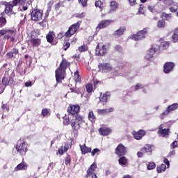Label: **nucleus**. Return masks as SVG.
Masks as SVG:
<instances>
[{
	"instance_id": "6ab92c4d",
	"label": "nucleus",
	"mask_w": 178,
	"mask_h": 178,
	"mask_svg": "<svg viewBox=\"0 0 178 178\" xmlns=\"http://www.w3.org/2000/svg\"><path fill=\"white\" fill-rule=\"evenodd\" d=\"M70 148H72V145L70 143H65L64 145H62L58 149L57 154H59V155H63L65 152H67Z\"/></svg>"
},
{
	"instance_id": "dca6fc26",
	"label": "nucleus",
	"mask_w": 178,
	"mask_h": 178,
	"mask_svg": "<svg viewBox=\"0 0 178 178\" xmlns=\"http://www.w3.org/2000/svg\"><path fill=\"white\" fill-rule=\"evenodd\" d=\"M35 32L31 33L29 42L31 44L32 47H40V45H41V39L35 38Z\"/></svg>"
},
{
	"instance_id": "1a4fd4ad",
	"label": "nucleus",
	"mask_w": 178,
	"mask_h": 178,
	"mask_svg": "<svg viewBox=\"0 0 178 178\" xmlns=\"http://www.w3.org/2000/svg\"><path fill=\"white\" fill-rule=\"evenodd\" d=\"M82 98H85V101L90 99V83L86 84L80 88Z\"/></svg>"
},
{
	"instance_id": "a878e982",
	"label": "nucleus",
	"mask_w": 178,
	"mask_h": 178,
	"mask_svg": "<svg viewBox=\"0 0 178 178\" xmlns=\"http://www.w3.org/2000/svg\"><path fill=\"white\" fill-rule=\"evenodd\" d=\"M99 133L101 136H109L112 133V129L111 128L102 127L99 129Z\"/></svg>"
},
{
	"instance_id": "473e14b6",
	"label": "nucleus",
	"mask_w": 178,
	"mask_h": 178,
	"mask_svg": "<svg viewBox=\"0 0 178 178\" xmlns=\"http://www.w3.org/2000/svg\"><path fill=\"white\" fill-rule=\"evenodd\" d=\"M27 169V164L24 162H22L18 164L15 168V170H26Z\"/></svg>"
},
{
	"instance_id": "7c9ffc66",
	"label": "nucleus",
	"mask_w": 178,
	"mask_h": 178,
	"mask_svg": "<svg viewBox=\"0 0 178 178\" xmlns=\"http://www.w3.org/2000/svg\"><path fill=\"white\" fill-rule=\"evenodd\" d=\"M115 111V108L111 107L109 108L106 109H99L97 111V113L99 115H106V113H111Z\"/></svg>"
},
{
	"instance_id": "69168bd1",
	"label": "nucleus",
	"mask_w": 178,
	"mask_h": 178,
	"mask_svg": "<svg viewBox=\"0 0 178 178\" xmlns=\"http://www.w3.org/2000/svg\"><path fill=\"white\" fill-rule=\"evenodd\" d=\"M86 16V13H82L81 14H78L76 15V17H79V19H83V17H85Z\"/></svg>"
},
{
	"instance_id": "cd10ccee",
	"label": "nucleus",
	"mask_w": 178,
	"mask_h": 178,
	"mask_svg": "<svg viewBox=\"0 0 178 178\" xmlns=\"http://www.w3.org/2000/svg\"><path fill=\"white\" fill-rule=\"evenodd\" d=\"M111 98V93L109 92H107L104 93L103 95H101L99 97L100 102L103 103V105H105L106 102H108V99Z\"/></svg>"
},
{
	"instance_id": "f257e3e1",
	"label": "nucleus",
	"mask_w": 178,
	"mask_h": 178,
	"mask_svg": "<svg viewBox=\"0 0 178 178\" xmlns=\"http://www.w3.org/2000/svg\"><path fill=\"white\" fill-rule=\"evenodd\" d=\"M70 67V62L66 58H63L59 66L55 71V77L57 83H60L62 80H65L66 70Z\"/></svg>"
},
{
	"instance_id": "72a5a7b5",
	"label": "nucleus",
	"mask_w": 178,
	"mask_h": 178,
	"mask_svg": "<svg viewBox=\"0 0 178 178\" xmlns=\"http://www.w3.org/2000/svg\"><path fill=\"white\" fill-rule=\"evenodd\" d=\"M172 42H178V28H176L174 31V33L172 35Z\"/></svg>"
},
{
	"instance_id": "c756f323",
	"label": "nucleus",
	"mask_w": 178,
	"mask_h": 178,
	"mask_svg": "<svg viewBox=\"0 0 178 178\" xmlns=\"http://www.w3.org/2000/svg\"><path fill=\"white\" fill-rule=\"evenodd\" d=\"M110 11L109 13H112V12H115L118 8H119V3L116 1H112L110 3Z\"/></svg>"
},
{
	"instance_id": "c03bdc74",
	"label": "nucleus",
	"mask_w": 178,
	"mask_h": 178,
	"mask_svg": "<svg viewBox=\"0 0 178 178\" xmlns=\"http://www.w3.org/2000/svg\"><path fill=\"white\" fill-rule=\"evenodd\" d=\"M63 124L65 126H69V124H70V120L69 119V116L65 115L63 117Z\"/></svg>"
},
{
	"instance_id": "aec40b11",
	"label": "nucleus",
	"mask_w": 178,
	"mask_h": 178,
	"mask_svg": "<svg viewBox=\"0 0 178 178\" xmlns=\"http://www.w3.org/2000/svg\"><path fill=\"white\" fill-rule=\"evenodd\" d=\"M175 63L172 62L165 63L163 65L164 73H165L166 74L170 73V72L173 71Z\"/></svg>"
},
{
	"instance_id": "6e6552de",
	"label": "nucleus",
	"mask_w": 178,
	"mask_h": 178,
	"mask_svg": "<svg viewBox=\"0 0 178 178\" xmlns=\"http://www.w3.org/2000/svg\"><path fill=\"white\" fill-rule=\"evenodd\" d=\"M15 72L12 71L8 79L7 76H3L1 80V83L3 86H5V87H7V86H12L15 83Z\"/></svg>"
},
{
	"instance_id": "5701e85b",
	"label": "nucleus",
	"mask_w": 178,
	"mask_h": 178,
	"mask_svg": "<svg viewBox=\"0 0 178 178\" xmlns=\"http://www.w3.org/2000/svg\"><path fill=\"white\" fill-rule=\"evenodd\" d=\"M56 34L55 32L50 31L46 35V40L49 44H54V40H55Z\"/></svg>"
},
{
	"instance_id": "8fccbe9b",
	"label": "nucleus",
	"mask_w": 178,
	"mask_h": 178,
	"mask_svg": "<svg viewBox=\"0 0 178 178\" xmlns=\"http://www.w3.org/2000/svg\"><path fill=\"white\" fill-rule=\"evenodd\" d=\"M90 120L92 122V123H95V116L94 115V113L91 111L90 112Z\"/></svg>"
},
{
	"instance_id": "a18cd8bd",
	"label": "nucleus",
	"mask_w": 178,
	"mask_h": 178,
	"mask_svg": "<svg viewBox=\"0 0 178 178\" xmlns=\"http://www.w3.org/2000/svg\"><path fill=\"white\" fill-rule=\"evenodd\" d=\"M170 12H172L175 13V12H177L178 10V3H175L174 5H172V7L170 8Z\"/></svg>"
},
{
	"instance_id": "3c124183",
	"label": "nucleus",
	"mask_w": 178,
	"mask_h": 178,
	"mask_svg": "<svg viewBox=\"0 0 178 178\" xmlns=\"http://www.w3.org/2000/svg\"><path fill=\"white\" fill-rule=\"evenodd\" d=\"M78 1L83 8H86V6H87V2H88V0H78Z\"/></svg>"
},
{
	"instance_id": "4d7b16f0",
	"label": "nucleus",
	"mask_w": 178,
	"mask_h": 178,
	"mask_svg": "<svg viewBox=\"0 0 178 178\" xmlns=\"http://www.w3.org/2000/svg\"><path fill=\"white\" fill-rule=\"evenodd\" d=\"M70 162H72V159H70V156L66 157L65 160V165H70Z\"/></svg>"
},
{
	"instance_id": "864d4df0",
	"label": "nucleus",
	"mask_w": 178,
	"mask_h": 178,
	"mask_svg": "<svg viewBox=\"0 0 178 178\" xmlns=\"http://www.w3.org/2000/svg\"><path fill=\"white\" fill-rule=\"evenodd\" d=\"M157 26L159 28L165 27V21H163V20L159 21Z\"/></svg>"
},
{
	"instance_id": "774afa93",
	"label": "nucleus",
	"mask_w": 178,
	"mask_h": 178,
	"mask_svg": "<svg viewBox=\"0 0 178 178\" xmlns=\"http://www.w3.org/2000/svg\"><path fill=\"white\" fill-rule=\"evenodd\" d=\"M97 152H99V149H94L93 150H92V156H94V155H96V154L97 153Z\"/></svg>"
},
{
	"instance_id": "2eb2a0df",
	"label": "nucleus",
	"mask_w": 178,
	"mask_h": 178,
	"mask_svg": "<svg viewBox=\"0 0 178 178\" xmlns=\"http://www.w3.org/2000/svg\"><path fill=\"white\" fill-rule=\"evenodd\" d=\"M115 154L118 156H123L127 154V147L123 145V144H120L115 148Z\"/></svg>"
},
{
	"instance_id": "c85d7f7f",
	"label": "nucleus",
	"mask_w": 178,
	"mask_h": 178,
	"mask_svg": "<svg viewBox=\"0 0 178 178\" xmlns=\"http://www.w3.org/2000/svg\"><path fill=\"white\" fill-rule=\"evenodd\" d=\"M6 15H5V13H0V29H2V27H5V26H6V23L8 22L6 21Z\"/></svg>"
},
{
	"instance_id": "13d9d810",
	"label": "nucleus",
	"mask_w": 178,
	"mask_h": 178,
	"mask_svg": "<svg viewBox=\"0 0 178 178\" xmlns=\"http://www.w3.org/2000/svg\"><path fill=\"white\" fill-rule=\"evenodd\" d=\"M140 88H144V87L143 86V85L138 83L135 86V91H138V90H140Z\"/></svg>"
},
{
	"instance_id": "0e129e2a",
	"label": "nucleus",
	"mask_w": 178,
	"mask_h": 178,
	"mask_svg": "<svg viewBox=\"0 0 178 178\" xmlns=\"http://www.w3.org/2000/svg\"><path fill=\"white\" fill-rule=\"evenodd\" d=\"M62 5V2L59 1L57 4L55 5L56 10L60 9V6Z\"/></svg>"
},
{
	"instance_id": "b1692460",
	"label": "nucleus",
	"mask_w": 178,
	"mask_h": 178,
	"mask_svg": "<svg viewBox=\"0 0 178 178\" xmlns=\"http://www.w3.org/2000/svg\"><path fill=\"white\" fill-rule=\"evenodd\" d=\"M124 31H126V28L120 27L119 29L114 31L113 37L115 38H119V37H122V35L124 34Z\"/></svg>"
},
{
	"instance_id": "20e7f679",
	"label": "nucleus",
	"mask_w": 178,
	"mask_h": 178,
	"mask_svg": "<svg viewBox=\"0 0 178 178\" xmlns=\"http://www.w3.org/2000/svg\"><path fill=\"white\" fill-rule=\"evenodd\" d=\"M79 29H80V22H76L71 25L68 30L65 33V37L66 38H70V37L74 35L75 33H77Z\"/></svg>"
},
{
	"instance_id": "680f3d73",
	"label": "nucleus",
	"mask_w": 178,
	"mask_h": 178,
	"mask_svg": "<svg viewBox=\"0 0 178 178\" xmlns=\"http://www.w3.org/2000/svg\"><path fill=\"white\" fill-rule=\"evenodd\" d=\"M95 6L96 8H99L101 9V6H102V2L101 1H97L95 2Z\"/></svg>"
},
{
	"instance_id": "5fc2aeb1",
	"label": "nucleus",
	"mask_w": 178,
	"mask_h": 178,
	"mask_svg": "<svg viewBox=\"0 0 178 178\" xmlns=\"http://www.w3.org/2000/svg\"><path fill=\"white\" fill-rule=\"evenodd\" d=\"M63 37H65V33L61 31L59 33H58L57 35V38L58 40H62V38H63Z\"/></svg>"
},
{
	"instance_id": "37998d69",
	"label": "nucleus",
	"mask_w": 178,
	"mask_h": 178,
	"mask_svg": "<svg viewBox=\"0 0 178 178\" xmlns=\"http://www.w3.org/2000/svg\"><path fill=\"white\" fill-rule=\"evenodd\" d=\"M13 4L14 6H17V5H24V0H13Z\"/></svg>"
},
{
	"instance_id": "49530a36",
	"label": "nucleus",
	"mask_w": 178,
	"mask_h": 178,
	"mask_svg": "<svg viewBox=\"0 0 178 178\" xmlns=\"http://www.w3.org/2000/svg\"><path fill=\"white\" fill-rule=\"evenodd\" d=\"M1 109H3V111H6L7 112H9V111H10L9 104H3V102H2Z\"/></svg>"
},
{
	"instance_id": "58836bf2",
	"label": "nucleus",
	"mask_w": 178,
	"mask_h": 178,
	"mask_svg": "<svg viewBox=\"0 0 178 178\" xmlns=\"http://www.w3.org/2000/svg\"><path fill=\"white\" fill-rule=\"evenodd\" d=\"M155 168H156V164H155V163H154V162H149L147 165V170H152L155 169Z\"/></svg>"
},
{
	"instance_id": "6e6d98bb",
	"label": "nucleus",
	"mask_w": 178,
	"mask_h": 178,
	"mask_svg": "<svg viewBox=\"0 0 178 178\" xmlns=\"http://www.w3.org/2000/svg\"><path fill=\"white\" fill-rule=\"evenodd\" d=\"M128 2L130 6H134V5H137V0H128Z\"/></svg>"
},
{
	"instance_id": "4c0bfd02",
	"label": "nucleus",
	"mask_w": 178,
	"mask_h": 178,
	"mask_svg": "<svg viewBox=\"0 0 178 178\" xmlns=\"http://www.w3.org/2000/svg\"><path fill=\"white\" fill-rule=\"evenodd\" d=\"M159 47V49L165 50L169 48V42H163L161 43Z\"/></svg>"
},
{
	"instance_id": "bf43d9fd",
	"label": "nucleus",
	"mask_w": 178,
	"mask_h": 178,
	"mask_svg": "<svg viewBox=\"0 0 178 178\" xmlns=\"http://www.w3.org/2000/svg\"><path fill=\"white\" fill-rule=\"evenodd\" d=\"M39 25L40 26V27H42V29H45L47 27V24H46L45 21H44V20L39 22Z\"/></svg>"
},
{
	"instance_id": "7ed1b4c3",
	"label": "nucleus",
	"mask_w": 178,
	"mask_h": 178,
	"mask_svg": "<svg viewBox=\"0 0 178 178\" xmlns=\"http://www.w3.org/2000/svg\"><path fill=\"white\" fill-rule=\"evenodd\" d=\"M15 149L19 155H26L29 151V143H26L24 139L20 138L15 145Z\"/></svg>"
},
{
	"instance_id": "79ce46f5",
	"label": "nucleus",
	"mask_w": 178,
	"mask_h": 178,
	"mask_svg": "<svg viewBox=\"0 0 178 178\" xmlns=\"http://www.w3.org/2000/svg\"><path fill=\"white\" fill-rule=\"evenodd\" d=\"M17 72L20 74V76H23V74H26V69L23 70V67L22 66H18L17 68Z\"/></svg>"
},
{
	"instance_id": "a19ab883",
	"label": "nucleus",
	"mask_w": 178,
	"mask_h": 178,
	"mask_svg": "<svg viewBox=\"0 0 178 178\" xmlns=\"http://www.w3.org/2000/svg\"><path fill=\"white\" fill-rule=\"evenodd\" d=\"M78 51H79V52H86L88 51V46L87 44H83L78 48Z\"/></svg>"
},
{
	"instance_id": "412c9836",
	"label": "nucleus",
	"mask_w": 178,
	"mask_h": 178,
	"mask_svg": "<svg viewBox=\"0 0 178 178\" xmlns=\"http://www.w3.org/2000/svg\"><path fill=\"white\" fill-rule=\"evenodd\" d=\"M132 134L135 140H141L145 136L146 132L145 130L140 129L138 131H134Z\"/></svg>"
},
{
	"instance_id": "9d476101",
	"label": "nucleus",
	"mask_w": 178,
	"mask_h": 178,
	"mask_svg": "<svg viewBox=\"0 0 178 178\" xmlns=\"http://www.w3.org/2000/svg\"><path fill=\"white\" fill-rule=\"evenodd\" d=\"M147 37V29H143L137 33V34L133 35L131 38L134 40V41H141V40H144Z\"/></svg>"
},
{
	"instance_id": "e2e57ef3",
	"label": "nucleus",
	"mask_w": 178,
	"mask_h": 178,
	"mask_svg": "<svg viewBox=\"0 0 178 178\" xmlns=\"http://www.w3.org/2000/svg\"><path fill=\"white\" fill-rule=\"evenodd\" d=\"M163 162L165 165H167V168H169V167L170 166V163L169 162V160H168V159H164Z\"/></svg>"
},
{
	"instance_id": "4be33fe9",
	"label": "nucleus",
	"mask_w": 178,
	"mask_h": 178,
	"mask_svg": "<svg viewBox=\"0 0 178 178\" xmlns=\"http://www.w3.org/2000/svg\"><path fill=\"white\" fill-rule=\"evenodd\" d=\"M16 55H19V49L16 48V47L6 54V56H8L9 59L16 58Z\"/></svg>"
},
{
	"instance_id": "052dcab7",
	"label": "nucleus",
	"mask_w": 178,
	"mask_h": 178,
	"mask_svg": "<svg viewBox=\"0 0 178 178\" xmlns=\"http://www.w3.org/2000/svg\"><path fill=\"white\" fill-rule=\"evenodd\" d=\"M115 51H117V52H122V51H123V49L122 48V47L120 45H117L115 47Z\"/></svg>"
},
{
	"instance_id": "2f4dec72",
	"label": "nucleus",
	"mask_w": 178,
	"mask_h": 178,
	"mask_svg": "<svg viewBox=\"0 0 178 178\" xmlns=\"http://www.w3.org/2000/svg\"><path fill=\"white\" fill-rule=\"evenodd\" d=\"M41 115L43 118L51 116V109L47 108L42 109Z\"/></svg>"
},
{
	"instance_id": "603ef678",
	"label": "nucleus",
	"mask_w": 178,
	"mask_h": 178,
	"mask_svg": "<svg viewBox=\"0 0 178 178\" xmlns=\"http://www.w3.org/2000/svg\"><path fill=\"white\" fill-rule=\"evenodd\" d=\"M97 169V163L94 162L90 166V170L92 172H94Z\"/></svg>"
},
{
	"instance_id": "f704fd0d",
	"label": "nucleus",
	"mask_w": 178,
	"mask_h": 178,
	"mask_svg": "<svg viewBox=\"0 0 178 178\" xmlns=\"http://www.w3.org/2000/svg\"><path fill=\"white\" fill-rule=\"evenodd\" d=\"M156 170L157 173H163V172H165L166 170V165L161 164L160 165H157Z\"/></svg>"
},
{
	"instance_id": "f03ea898",
	"label": "nucleus",
	"mask_w": 178,
	"mask_h": 178,
	"mask_svg": "<svg viewBox=\"0 0 178 178\" xmlns=\"http://www.w3.org/2000/svg\"><path fill=\"white\" fill-rule=\"evenodd\" d=\"M74 119L71 120V127L72 129V134L74 137H77L79 130H80V124L83 122V118L81 115H76Z\"/></svg>"
},
{
	"instance_id": "0eeeda50",
	"label": "nucleus",
	"mask_w": 178,
	"mask_h": 178,
	"mask_svg": "<svg viewBox=\"0 0 178 178\" xmlns=\"http://www.w3.org/2000/svg\"><path fill=\"white\" fill-rule=\"evenodd\" d=\"M159 51V46L156 44H154L147 52L146 56H145V59L147 60H151L154 58V55H155L156 52Z\"/></svg>"
},
{
	"instance_id": "bb28decb",
	"label": "nucleus",
	"mask_w": 178,
	"mask_h": 178,
	"mask_svg": "<svg viewBox=\"0 0 178 178\" xmlns=\"http://www.w3.org/2000/svg\"><path fill=\"white\" fill-rule=\"evenodd\" d=\"M13 6H14L13 3L11 2L7 3L6 4L5 10L3 13H5V15H8V13H12L13 12Z\"/></svg>"
},
{
	"instance_id": "c9c22d12",
	"label": "nucleus",
	"mask_w": 178,
	"mask_h": 178,
	"mask_svg": "<svg viewBox=\"0 0 178 178\" xmlns=\"http://www.w3.org/2000/svg\"><path fill=\"white\" fill-rule=\"evenodd\" d=\"M119 163L121 165V166L124 167L126 166V165H127V159H126V157L124 156H122L119 159Z\"/></svg>"
},
{
	"instance_id": "ea45409f",
	"label": "nucleus",
	"mask_w": 178,
	"mask_h": 178,
	"mask_svg": "<svg viewBox=\"0 0 178 178\" xmlns=\"http://www.w3.org/2000/svg\"><path fill=\"white\" fill-rule=\"evenodd\" d=\"M81 151L82 154L83 155H85V154L90 152V149H88V147H86V144H84L82 146H81Z\"/></svg>"
},
{
	"instance_id": "9b49d317",
	"label": "nucleus",
	"mask_w": 178,
	"mask_h": 178,
	"mask_svg": "<svg viewBox=\"0 0 178 178\" xmlns=\"http://www.w3.org/2000/svg\"><path fill=\"white\" fill-rule=\"evenodd\" d=\"M31 17L33 22H40L42 20V13L38 9H33L31 13Z\"/></svg>"
},
{
	"instance_id": "423d86ee",
	"label": "nucleus",
	"mask_w": 178,
	"mask_h": 178,
	"mask_svg": "<svg viewBox=\"0 0 178 178\" xmlns=\"http://www.w3.org/2000/svg\"><path fill=\"white\" fill-rule=\"evenodd\" d=\"M177 108H178L177 103H174L171 105H169L166 108V109L161 114H160V116H159L160 119H161V120H163L165 116H168V115H169L170 112H173L174 111H176Z\"/></svg>"
},
{
	"instance_id": "e433bc0d",
	"label": "nucleus",
	"mask_w": 178,
	"mask_h": 178,
	"mask_svg": "<svg viewBox=\"0 0 178 178\" xmlns=\"http://www.w3.org/2000/svg\"><path fill=\"white\" fill-rule=\"evenodd\" d=\"M97 86H98V81H92L90 84V92H92L97 88Z\"/></svg>"
},
{
	"instance_id": "f3484780",
	"label": "nucleus",
	"mask_w": 178,
	"mask_h": 178,
	"mask_svg": "<svg viewBox=\"0 0 178 178\" xmlns=\"http://www.w3.org/2000/svg\"><path fill=\"white\" fill-rule=\"evenodd\" d=\"M152 152V146L151 145H146L142 149L141 152L137 153L138 156H142L144 154H147V155H151Z\"/></svg>"
},
{
	"instance_id": "a211bd4d",
	"label": "nucleus",
	"mask_w": 178,
	"mask_h": 178,
	"mask_svg": "<svg viewBox=\"0 0 178 178\" xmlns=\"http://www.w3.org/2000/svg\"><path fill=\"white\" fill-rule=\"evenodd\" d=\"M112 23H113V20L111 19L102 21L97 26L96 30L97 31H99L101 29H105V27H108V26H110V24H112Z\"/></svg>"
},
{
	"instance_id": "f8f14e48",
	"label": "nucleus",
	"mask_w": 178,
	"mask_h": 178,
	"mask_svg": "<svg viewBox=\"0 0 178 178\" xmlns=\"http://www.w3.org/2000/svg\"><path fill=\"white\" fill-rule=\"evenodd\" d=\"M98 67H99V72H101L102 73H108L113 70L112 65H111L110 63H99Z\"/></svg>"
},
{
	"instance_id": "4468645a",
	"label": "nucleus",
	"mask_w": 178,
	"mask_h": 178,
	"mask_svg": "<svg viewBox=\"0 0 178 178\" xmlns=\"http://www.w3.org/2000/svg\"><path fill=\"white\" fill-rule=\"evenodd\" d=\"M99 45L97 44L96 47V55H97V56H104V55H106L108 49H109V45L104 44L101 49H99Z\"/></svg>"
},
{
	"instance_id": "09e8293b",
	"label": "nucleus",
	"mask_w": 178,
	"mask_h": 178,
	"mask_svg": "<svg viewBox=\"0 0 178 178\" xmlns=\"http://www.w3.org/2000/svg\"><path fill=\"white\" fill-rule=\"evenodd\" d=\"M69 48H70V42H64L63 45V49H64V51H67V49H69Z\"/></svg>"
},
{
	"instance_id": "338daca9",
	"label": "nucleus",
	"mask_w": 178,
	"mask_h": 178,
	"mask_svg": "<svg viewBox=\"0 0 178 178\" xmlns=\"http://www.w3.org/2000/svg\"><path fill=\"white\" fill-rule=\"evenodd\" d=\"M33 86V82L31 81H29L25 83V87H31Z\"/></svg>"
},
{
	"instance_id": "39448f33",
	"label": "nucleus",
	"mask_w": 178,
	"mask_h": 178,
	"mask_svg": "<svg viewBox=\"0 0 178 178\" xmlns=\"http://www.w3.org/2000/svg\"><path fill=\"white\" fill-rule=\"evenodd\" d=\"M17 32L16 29H1L0 30V37L4 35V40H10L11 37L16 35Z\"/></svg>"
},
{
	"instance_id": "ddd939ff",
	"label": "nucleus",
	"mask_w": 178,
	"mask_h": 178,
	"mask_svg": "<svg viewBox=\"0 0 178 178\" xmlns=\"http://www.w3.org/2000/svg\"><path fill=\"white\" fill-rule=\"evenodd\" d=\"M68 113L72 115L73 118H76V116H80L79 115V112H80V106L78 104L76 105H70L67 108Z\"/></svg>"
},
{
	"instance_id": "393cba45",
	"label": "nucleus",
	"mask_w": 178,
	"mask_h": 178,
	"mask_svg": "<svg viewBox=\"0 0 178 178\" xmlns=\"http://www.w3.org/2000/svg\"><path fill=\"white\" fill-rule=\"evenodd\" d=\"M158 133L160 136H161V137H167L168 136H169V129H166V128H163L162 125H160L159 127V131Z\"/></svg>"
},
{
	"instance_id": "de8ad7c7",
	"label": "nucleus",
	"mask_w": 178,
	"mask_h": 178,
	"mask_svg": "<svg viewBox=\"0 0 178 178\" xmlns=\"http://www.w3.org/2000/svg\"><path fill=\"white\" fill-rule=\"evenodd\" d=\"M176 3L173 1V0H165L164 1V5H167V6H172L175 5Z\"/></svg>"
}]
</instances>
